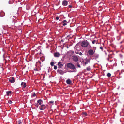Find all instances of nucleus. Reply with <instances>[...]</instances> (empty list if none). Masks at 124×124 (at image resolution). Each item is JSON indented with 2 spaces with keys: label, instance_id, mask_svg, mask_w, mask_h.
<instances>
[{
  "label": "nucleus",
  "instance_id": "1",
  "mask_svg": "<svg viewBox=\"0 0 124 124\" xmlns=\"http://www.w3.org/2000/svg\"><path fill=\"white\" fill-rule=\"evenodd\" d=\"M67 67L68 68L74 70L73 72H75L76 70V69L74 65L71 63H67Z\"/></svg>",
  "mask_w": 124,
  "mask_h": 124
},
{
  "label": "nucleus",
  "instance_id": "2",
  "mask_svg": "<svg viewBox=\"0 0 124 124\" xmlns=\"http://www.w3.org/2000/svg\"><path fill=\"white\" fill-rule=\"evenodd\" d=\"M89 44V42L87 40L82 41L81 43V46L84 47H87Z\"/></svg>",
  "mask_w": 124,
  "mask_h": 124
},
{
  "label": "nucleus",
  "instance_id": "3",
  "mask_svg": "<svg viewBox=\"0 0 124 124\" xmlns=\"http://www.w3.org/2000/svg\"><path fill=\"white\" fill-rule=\"evenodd\" d=\"M72 57L73 61L74 62H77L78 61V57L77 56H73Z\"/></svg>",
  "mask_w": 124,
  "mask_h": 124
},
{
  "label": "nucleus",
  "instance_id": "4",
  "mask_svg": "<svg viewBox=\"0 0 124 124\" xmlns=\"http://www.w3.org/2000/svg\"><path fill=\"white\" fill-rule=\"evenodd\" d=\"M9 81L10 83H14L15 81V80L14 77H10L9 79Z\"/></svg>",
  "mask_w": 124,
  "mask_h": 124
},
{
  "label": "nucleus",
  "instance_id": "5",
  "mask_svg": "<svg viewBox=\"0 0 124 124\" xmlns=\"http://www.w3.org/2000/svg\"><path fill=\"white\" fill-rule=\"evenodd\" d=\"M95 51V50L93 51L92 49H90L88 51V53L90 55H92L94 54V52Z\"/></svg>",
  "mask_w": 124,
  "mask_h": 124
},
{
  "label": "nucleus",
  "instance_id": "6",
  "mask_svg": "<svg viewBox=\"0 0 124 124\" xmlns=\"http://www.w3.org/2000/svg\"><path fill=\"white\" fill-rule=\"evenodd\" d=\"M90 59H86L85 60V62L84 63V66H85L86 65V64H87L89 62H90Z\"/></svg>",
  "mask_w": 124,
  "mask_h": 124
},
{
  "label": "nucleus",
  "instance_id": "7",
  "mask_svg": "<svg viewBox=\"0 0 124 124\" xmlns=\"http://www.w3.org/2000/svg\"><path fill=\"white\" fill-rule=\"evenodd\" d=\"M46 108V106L44 105H42L39 106V108L41 110H43Z\"/></svg>",
  "mask_w": 124,
  "mask_h": 124
},
{
  "label": "nucleus",
  "instance_id": "8",
  "mask_svg": "<svg viewBox=\"0 0 124 124\" xmlns=\"http://www.w3.org/2000/svg\"><path fill=\"white\" fill-rule=\"evenodd\" d=\"M60 54L58 52H56L54 54V56L56 57H58L60 56Z\"/></svg>",
  "mask_w": 124,
  "mask_h": 124
},
{
  "label": "nucleus",
  "instance_id": "9",
  "mask_svg": "<svg viewBox=\"0 0 124 124\" xmlns=\"http://www.w3.org/2000/svg\"><path fill=\"white\" fill-rule=\"evenodd\" d=\"M66 82L67 84L70 85L71 84L72 82L70 79H68L66 81Z\"/></svg>",
  "mask_w": 124,
  "mask_h": 124
},
{
  "label": "nucleus",
  "instance_id": "10",
  "mask_svg": "<svg viewBox=\"0 0 124 124\" xmlns=\"http://www.w3.org/2000/svg\"><path fill=\"white\" fill-rule=\"evenodd\" d=\"M37 102L39 103V105H40L43 103V101L42 100H38L37 101Z\"/></svg>",
  "mask_w": 124,
  "mask_h": 124
},
{
  "label": "nucleus",
  "instance_id": "11",
  "mask_svg": "<svg viewBox=\"0 0 124 124\" xmlns=\"http://www.w3.org/2000/svg\"><path fill=\"white\" fill-rule=\"evenodd\" d=\"M68 2L66 0H64L62 1V5L64 6H66L67 5Z\"/></svg>",
  "mask_w": 124,
  "mask_h": 124
},
{
  "label": "nucleus",
  "instance_id": "12",
  "mask_svg": "<svg viewBox=\"0 0 124 124\" xmlns=\"http://www.w3.org/2000/svg\"><path fill=\"white\" fill-rule=\"evenodd\" d=\"M21 85L24 88L26 86V83L23 82H22Z\"/></svg>",
  "mask_w": 124,
  "mask_h": 124
},
{
  "label": "nucleus",
  "instance_id": "13",
  "mask_svg": "<svg viewBox=\"0 0 124 124\" xmlns=\"http://www.w3.org/2000/svg\"><path fill=\"white\" fill-rule=\"evenodd\" d=\"M58 69H60L62 67V64L60 62H59L58 63Z\"/></svg>",
  "mask_w": 124,
  "mask_h": 124
},
{
  "label": "nucleus",
  "instance_id": "14",
  "mask_svg": "<svg viewBox=\"0 0 124 124\" xmlns=\"http://www.w3.org/2000/svg\"><path fill=\"white\" fill-rule=\"evenodd\" d=\"M68 22H67L66 20H64L62 21V25L63 26H65L67 25V23Z\"/></svg>",
  "mask_w": 124,
  "mask_h": 124
},
{
  "label": "nucleus",
  "instance_id": "15",
  "mask_svg": "<svg viewBox=\"0 0 124 124\" xmlns=\"http://www.w3.org/2000/svg\"><path fill=\"white\" fill-rule=\"evenodd\" d=\"M57 72L59 74L61 75L62 74V71L60 69H58L57 71Z\"/></svg>",
  "mask_w": 124,
  "mask_h": 124
},
{
  "label": "nucleus",
  "instance_id": "16",
  "mask_svg": "<svg viewBox=\"0 0 124 124\" xmlns=\"http://www.w3.org/2000/svg\"><path fill=\"white\" fill-rule=\"evenodd\" d=\"M76 66H77V67H78L80 68H81V66L79 63L78 62L76 63Z\"/></svg>",
  "mask_w": 124,
  "mask_h": 124
},
{
  "label": "nucleus",
  "instance_id": "17",
  "mask_svg": "<svg viewBox=\"0 0 124 124\" xmlns=\"http://www.w3.org/2000/svg\"><path fill=\"white\" fill-rule=\"evenodd\" d=\"M63 47H66L67 48H69V47L67 45V43H64L63 44Z\"/></svg>",
  "mask_w": 124,
  "mask_h": 124
},
{
  "label": "nucleus",
  "instance_id": "18",
  "mask_svg": "<svg viewBox=\"0 0 124 124\" xmlns=\"http://www.w3.org/2000/svg\"><path fill=\"white\" fill-rule=\"evenodd\" d=\"M49 104H51L50 105H53L54 104V101H49Z\"/></svg>",
  "mask_w": 124,
  "mask_h": 124
},
{
  "label": "nucleus",
  "instance_id": "19",
  "mask_svg": "<svg viewBox=\"0 0 124 124\" xmlns=\"http://www.w3.org/2000/svg\"><path fill=\"white\" fill-rule=\"evenodd\" d=\"M11 93V91H8L6 93L8 95L9 93Z\"/></svg>",
  "mask_w": 124,
  "mask_h": 124
},
{
  "label": "nucleus",
  "instance_id": "20",
  "mask_svg": "<svg viewBox=\"0 0 124 124\" xmlns=\"http://www.w3.org/2000/svg\"><path fill=\"white\" fill-rule=\"evenodd\" d=\"M82 114L84 116H85L87 115V114L86 112H83Z\"/></svg>",
  "mask_w": 124,
  "mask_h": 124
},
{
  "label": "nucleus",
  "instance_id": "21",
  "mask_svg": "<svg viewBox=\"0 0 124 124\" xmlns=\"http://www.w3.org/2000/svg\"><path fill=\"white\" fill-rule=\"evenodd\" d=\"M54 62H51L50 65L52 66H54Z\"/></svg>",
  "mask_w": 124,
  "mask_h": 124
},
{
  "label": "nucleus",
  "instance_id": "22",
  "mask_svg": "<svg viewBox=\"0 0 124 124\" xmlns=\"http://www.w3.org/2000/svg\"><path fill=\"white\" fill-rule=\"evenodd\" d=\"M111 75V74L109 73H108L107 74V76L108 77H110Z\"/></svg>",
  "mask_w": 124,
  "mask_h": 124
},
{
  "label": "nucleus",
  "instance_id": "23",
  "mask_svg": "<svg viewBox=\"0 0 124 124\" xmlns=\"http://www.w3.org/2000/svg\"><path fill=\"white\" fill-rule=\"evenodd\" d=\"M87 70L88 71H89L91 70V68L90 66H89L87 68H86Z\"/></svg>",
  "mask_w": 124,
  "mask_h": 124
},
{
  "label": "nucleus",
  "instance_id": "24",
  "mask_svg": "<svg viewBox=\"0 0 124 124\" xmlns=\"http://www.w3.org/2000/svg\"><path fill=\"white\" fill-rule=\"evenodd\" d=\"M96 41L95 40H93L92 41V43L93 44H95V43H96Z\"/></svg>",
  "mask_w": 124,
  "mask_h": 124
},
{
  "label": "nucleus",
  "instance_id": "25",
  "mask_svg": "<svg viewBox=\"0 0 124 124\" xmlns=\"http://www.w3.org/2000/svg\"><path fill=\"white\" fill-rule=\"evenodd\" d=\"M8 103L9 104L12 103V101L11 100H9L8 101Z\"/></svg>",
  "mask_w": 124,
  "mask_h": 124
},
{
  "label": "nucleus",
  "instance_id": "26",
  "mask_svg": "<svg viewBox=\"0 0 124 124\" xmlns=\"http://www.w3.org/2000/svg\"><path fill=\"white\" fill-rule=\"evenodd\" d=\"M35 105L37 107V108H38L39 105L37 103H36L35 104Z\"/></svg>",
  "mask_w": 124,
  "mask_h": 124
},
{
  "label": "nucleus",
  "instance_id": "27",
  "mask_svg": "<svg viewBox=\"0 0 124 124\" xmlns=\"http://www.w3.org/2000/svg\"><path fill=\"white\" fill-rule=\"evenodd\" d=\"M22 122H21V121L20 120H19L18 121V124H21V123Z\"/></svg>",
  "mask_w": 124,
  "mask_h": 124
},
{
  "label": "nucleus",
  "instance_id": "28",
  "mask_svg": "<svg viewBox=\"0 0 124 124\" xmlns=\"http://www.w3.org/2000/svg\"><path fill=\"white\" fill-rule=\"evenodd\" d=\"M1 15H2V16H4V13L3 12H1Z\"/></svg>",
  "mask_w": 124,
  "mask_h": 124
},
{
  "label": "nucleus",
  "instance_id": "29",
  "mask_svg": "<svg viewBox=\"0 0 124 124\" xmlns=\"http://www.w3.org/2000/svg\"><path fill=\"white\" fill-rule=\"evenodd\" d=\"M57 66H54V69L56 70L57 69Z\"/></svg>",
  "mask_w": 124,
  "mask_h": 124
},
{
  "label": "nucleus",
  "instance_id": "30",
  "mask_svg": "<svg viewBox=\"0 0 124 124\" xmlns=\"http://www.w3.org/2000/svg\"><path fill=\"white\" fill-rule=\"evenodd\" d=\"M72 7V6L71 5H69L68 6V8H71Z\"/></svg>",
  "mask_w": 124,
  "mask_h": 124
},
{
  "label": "nucleus",
  "instance_id": "31",
  "mask_svg": "<svg viewBox=\"0 0 124 124\" xmlns=\"http://www.w3.org/2000/svg\"><path fill=\"white\" fill-rule=\"evenodd\" d=\"M100 49H101L102 51H103V47H100Z\"/></svg>",
  "mask_w": 124,
  "mask_h": 124
},
{
  "label": "nucleus",
  "instance_id": "32",
  "mask_svg": "<svg viewBox=\"0 0 124 124\" xmlns=\"http://www.w3.org/2000/svg\"><path fill=\"white\" fill-rule=\"evenodd\" d=\"M34 70L35 71H38V69L36 68L34 69Z\"/></svg>",
  "mask_w": 124,
  "mask_h": 124
},
{
  "label": "nucleus",
  "instance_id": "33",
  "mask_svg": "<svg viewBox=\"0 0 124 124\" xmlns=\"http://www.w3.org/2000/svg\"><path fill=\"white\" fill-rule=\"evenodd\" d=\"M59 18L57 16L56 17V19L57 20H58L59 19Z\"/></svg>",
  "mask_w": 124,
  "mask_h": 124
},
{
  "label": "nucleus",
  "instance_id": "34",
  "mask_svg": "<svg viewBox=\"0 0 124 124\" xmlns=\"http://www.w3.org/2000/svg\"><path fill=\"white\" fill-rule=\"evenodd\" d=\"M33 93L34 94H33V96L34 97H35V96H36V94L35 93Z\"/></svg>",
  "mask_w": 124,
  "mask_h": 124
},
{
  "label": "nucleus",
  "instance_id": "35",
  "mask_svg": "<svg viewBox=\"0 0 124 124\" xmlns=\"http://www.w3.org/2000/svg\"><path fill=\"white\" fill-rule=\"evenodd\" d=\"M79 54L80 55H82V53L81 52H80L79 53Z\"/></svg>",
  "mask_w": 124,
  "mask_h": 124
},
{
  "label": "nucleus",
  "instance_id": "36",
  "mask_svg": "<svg viewBox=\"0 0 124 124\" xmlns=\"http://www.w3.org/2000/svg\"><path fill=\"white\" fill-rule=\"evenodd\" d=\"M110 59V58L108 57V58H107V59L108 60H109Z\"/></svg>",
  "mask_w": 124,
  "mask_h": 124
},
{
  "label": "nucleus",
  "instance_id": "37",
  "mask_svg": "<svg viewBox=\"0 0 124 124\" xmlns=\"http://www.w3.org/2000/svg\"><path fill=\"white\" fill-rule=\"evenodd\" d=\"M75 52L76 54H79V53L78 52Z\"/></svg>",
  "mask_w": 124,
  "mask_h": 124
},
{
  "label": "nucleus",
  "instance_id": "38",
  "mask_svg": "<svg viewBox=\"0 0 124 124\" xmlns=\"http://www.w3.org/2000/svg\"><path fill=\"white\" fill-rule=\"evenodd\" d=\"M94 48H95V49H96V47H93V49H94Z\"/></svg>",
  "mask_w": 124,
  "mask_h": 124
},
{
  "label": "nucleus",
  "instance_id": "39",
  "mask_svg": "<svg viewBox=\"0 0 124 124\" xmlns=\"http://www.w3.org/2000/svg\"><path fill=\"white\" fill-rule=\"evenodd\" d=\"M65 18V17H64V16L63 17H62V19L63 18Z\"/></svg>",
  "mask_w": 124,
  "mask_h": 124
},
{
  "label": "nucleus",
  "instance_id": "40",
  "mask_svg": "<svg viewBox=\"0 0 124 124\" xmlns=\"http://www.w3.org/2000/svg\"><path fill=\"white\" fill-rule=\"evenodd\" d=\"M63 115L64 116H65V115Z\"/></svg>",
  "mask_w": 124,
  "mask_h": 124
},
{
  "label": "nucleus",
  "instance_id": "41",
  "mask_svg": "<svg viewBox=\"0 0 124 124\" xmlns=\"http://www.w3.org/2000/svg\"><path fill=\"white\" fill-rule=\"evenodd\" d=\"M61 41H62V40H61Z\"/></svg>",
  "mask_w": 124,
  "mask_h": 124
},
{
  "label": "nucleus",
  "instance_id": "42",
  "mask_svg": "<svg viewBox=\"0 0 124 124\" xmlns=\"http://www.w3.org/2000/svg\"><path fill=\"white\" fill-rule=\"evenodd\" d=\"M112 61V60H110V62H111Z\"/></svg>",
  "mask_w": 124,
  "mask_h": 124
},
{
  "label": "nucleus",
  "instance_id": "43",
  "mask_svg": "<svg viewBox=\"0 0 124 124\" xmlns=\"http://www.w3.org/2000/svg\"><path fill=\"white\" fill-rule=\"evenodd\" d=\"M65 113H66V112H65Z\"/></svg>",
  "mask_w": 124,
  "mask_h": 124
},
{
  "label": "nucleus",
  "instance_id": "44",
  "mask_svg": "<svg viewBox=\"0 0 124 124\" xmlns=\"http://www.w3.org/2000/svg\"><path fill=\"white\" fill-rule=\"evenodd\" d=\"M62 123H63V124H64V122H63Z\"/></svg>",
  "mask_w": 124,
  "mask_h": 124
},
{
  "label": "nucleus",
  "instance_id": "45",
  "mask_svg": "<svg viewBox=\"0 0 124 124\" xmlns=\"http://www.w3.org/2000/svg\"><path fill=\"white\" fill-rule=\"evenodd\" d=\"M97 57H98V56H97Z\"/></svg>",
  "mask_w": 124,
  "mask_h": 124
},
{
  "label": "nucleus",
  "instance_id": "46",
  "mask_svg": "<svg viewBox=\"0 0 124 124\" xmlns=\"http://www.w3.org/2000/svg\"><path fill=\"white\" fill-rule=\"evenodd\" d=\"M63 104L64 105L65 104L64 103Z\"/></svg>",
  "mask_w": 124,
  "mask_h": 124
}]
</instances>
